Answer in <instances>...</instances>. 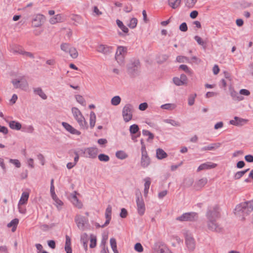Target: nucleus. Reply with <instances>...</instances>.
<instances>
[{
    "instance_id": "1",
    "label": "nucleus",
    "mask_w": 253,
    "mask_h": 253,
    "mask_svg": "<svg viewBox=\"0 0 253 253\" xmlns=\"http://www.w3.org/2000/svg\"><path fill=\"white\" fill-rule=\"evenodd\" d=\"M253 211V199L237 205L234 210V213L237 215H242L243 219H245V216L249 215Z\"/></svg>"
},
{
    "instance_id": "2",
    "label": "nucleus",
    "mask_w": 253,
    "mask_h": 253,
    "mask_svg": "<svg viewBox=\"0 0 253 253\" xmlns=\"http://www.w3.org/2000/svg\"><path fill=\"white\" fill-rule=\"evenodd\" d=\"M140 63L137 59H132L127 65V71L131 76L134 77L137 75L140 69Z\"/></svg>"
},
{
    "instance_id": "3",
    "label": "nucleus",
    "mask_w": 253,
    "mask_h": 253,
    "mask_svg": "<svg viewBox=\"0 0 253 253\" xmlns=\"http://www.w3.org/2000/svg\"><path fill=\"white\" fill-rule=\"evenodd\" d=\"M72 113L74 118L77 121L81 128L87 129L88 127L87 123L80 110L77 107H73L72 108Z\"/></svg>"
},
{
    "instance_id": "4",
    "label": "nucleus",
    "mask_w": 253,
    "mask_h": 253,
    "mask_svg": "<svg viewBox=\"0 0 253 253\" xmlns=\"http://www.w3.org/2000/svg\"><path fill=\"white\" fill-rule=\"evenodd\" d=\"M206 215L208 220L219 218L220 216L219 207L217 205L209 207Z\"/></svg>"
},
{
    "instance_id": "5",
    "label": "nucleus",
    "mask_w": 253,
    "mask_h": 253,
    "mask_svg": "<svg viewBox=\"0 0 253 253\" xmlns=\"http://www.w3.org/2000/svg\"><path fill=\"white\" fill-rule=\"evenodd\" d=\"M133 107L129 104H126L122 110V116L125 122H128L132 119Z\"/></svg>"
},
{
    "instance_id": "6",
    "label": "nucleus",
    "mask_w": 253,
    "mask_h": 253,
    "mask_svg": "<svg viewBox=\"0 0 253 253\" xmlns=\"http://www.w3.org/2000/svg\"><path fill=\"white\" fill-rule=\"evenodd\" d=\"M135 195L137 212L139 215L142 216L144 214L146 210L145 204L140 192H137Z\"/></svg>"
},
{
    "instance_id": "7",
    "label": "nucleus",
    "mask_w": 253,
    "mask_h": 253,
    "mask_svg": "<svg viewBox=\"0 0 253 253\" xmlns=\"http://www.w3.org/2000/svg\"><path fill=\"white\" fill-rule=\"evenodd\" d=\"M208 229L212 232L220 233L223 231V227L216 221V219L208 220L207 222Z\"/></svg>"
},
{
    "instance_id": "8",
    "label": "nucleus",
    "mask_w": 253,
    "mask_h": 253,
    "mask_svg": "<svg viewBox=\"0 0 253 253\" xmlns=\"http://www.w3.org/2000/svg\"><path fill=\"white\" fill-rule=\"evenodd\" d=\"M198 218L197 213L195 212H185L181 216L176 217V219L180 221H193Z\"/></svg>"
},
{
    "instance_id": "9",
    "label": "nucleus",
    "mask_w": 253,
    "mask_h": 253,
    "mask_svg": "<svg viewBox=\"0 0 253 253\" xmlns=\"http://www.w3.org/2000/svg\"><path fill=\"white\" fill-rule=\"evenodd\" d=\"M184 235L187 247L189 250L193 251L195 248V242L193 236L188 231L184 232Z\"/></svg>"
},
{
    "instance_id": "10",
    "label": "nucleus",
    "mask_w": 253,
    "mask_h": 253,
    "mask_svg": "<svg viewBox=\"0 0 253 253\" xmlns=\"http://www.w3.org/2000/svg\"><path fill=\"white\" fill-rule=\"evenodd\" d=\"M83 156L90 159H94L98 154V149L96 147H88L81 150Z\"/></svg>"
},
{
    "instance_id": "11",
    "label": "nucleus",
    "mask_w": 253,
    "mask_h": 253,
    "mask_svg": "<svg viewBox=\"0 0 253 253\" xmlns=\"http://www.w3.org/2000/svg\"><path fill=\"white\" fill-rule=\"evenodd\" d=\"M45 20V16L41 14H38L35 15L32 19V26L34 27H39L41 26Z\"/></svg>"
},
{
    "instance_id": "12",
    "label": "nucleus",
    "mask_w": 253,
    "mask_h": 253,
    "mask_svg": "<svg viewBox=\"0 0 253 253\" xmlns=\"http://www.w3.org/2000/svg\"><path fill=\"white\" fill-rule=\"evenodd\" d=\"M153 253H172L166 246L160 243L155 244Z\"/></svg>"
},
{
    "instance_id": "13",
    "label": "nucleus",
    "mask_w": 253,
    "mask_h": 253,
    "mask_svg": "<svg viewBox=\"0 0 253 253\" xmlns=\"http://www.w3.org/2000/svg\"><path fill=\"white\" fill-rule=\"evenodd\" d=\"M126 48L123 46H119L117 48L115 58L118 63H123L124 56L126 52Z\"/></svg>"
},
{
    "instance_id": "14",
    "label": "nucleus",
    "mask_w": 253,
    "mask_h": 253,
    "mask_svg": "<svg viewBox=\"0 0 253 253\" xmlns=\"http://www.w3.org/2000/svg\"><path fill=\"white\" fill-rule=\"evenodd\" d=\"M75 222L78 228L81 230H84L85 224L87 222V219L82 215H77L75 219Z\"/></svg>"
},
{
    "instance_id": "15",
    "label": "nucleus",
    "mask_w": 253,
    "mask_h": 253,
    "mask_svg": "<svg viewBox=\"0 0 253 253\" xmlns=\"http://www.w3.org/2000/svg\"><path fill=\"white\" fill-rule=\"evenodd\" d=\"M113 47L105 44H99L97 46L96 50L99 53L104 54H109L112 52Z\"/></svg>"
},
{
    "instance_id": "16",
    "label": "nucleus",
    "mask_w": 253,
    "mask_h": 253,
    "mask_svg": "<svg viewBox=\"0 0 253 253\" xmlns=\"http://www.w3.org/2000/svg\"><path fill=\"white\" fill-rule=\"evenodd\" d=\"M217 164L211 162H207L206 163L202 164L200 165L198 169H197V172H199L201 170H207V169H211L215 168L216 167Z\"/></svg>"
},
{
    "instance_id": "17",
    "label": "nucleus",
    "mask_w": 253,
    "mask_h": 253,
    "mask_svg": "<svg viewBox=\"0 0 253 253\" xmlns=\"http://www.w3.org/2000/svg\"><path fill=\"white\" fill-rule=\"evenodd\" d=\"M62 125L64 127V128L71 134L80 135L81 134V132L66 122H62Z\"/></svg>"
},
{
    "instance_id": "18",
    "label": "nucleus",
    "mask_w": 253,
    "mask_h": 253,
    "mask_svg": "<svg viewBox=\"0 0 253 253\" xmlns=\"http://www.w3.org/2000/svg\"><path fill=\"white\" fill-rule=\"evenodd\" d=\"M112 207L108 205L105 211V218L106 219L105 222L101 227L103 228L108 225L111 220Z\"/></svg>"
},
{
    "instance_id": "19",
    "label": "nucleus",
    "mask_w": 253,
    "mask_h": 253,
    "mask_svg": "<svg viewBox=\"0 0 253 253\" xmlns=\"http://www.w3.org/2000/svg\"><path fill=\"white\" fill-rule=\"evenodd\" d=\"M64 17L61 14H57L49 19V22L51 24H55L59 22H62L65 20Z\"/></svg>"
},
{
    "instance_id": "20",
    "label": "nucleus",
    "mask_w": 253,
    "mask_h": 253,
    "mask_svg": "<svg viewBox=\"0 0 253 253\" xmlns=\"http://www.w3.org/2000/svg\"><path fill=\"white\" fill-rule=\"evenodd\" d=\"M150 159L148 154L141 155L140 164L142 167L147 168L150 164Z\"/></svg>"
},
{
    "instance_id": "21",
    "label": "nucleus",
    "mask_w": 253,
    "mask_h": 253,
    "mask_svg": "<svg viewBox=\"0 0 253 253\" xmlns=\"http://www.w3.org/2000/svg\"><path fill=\"white\" fill-rule=\"evenodd\" d=\"M50 194L53 200L54 201V204L59 209V207L63 205V202L58 198L55 193V191H50Z\"/></svg>"
},
{
    "instance_id": "22",
    "label": "nucleus",
    "mask_w": 253,
    "mask_h": 253,
    "mask_svg": "<svg viewBox=\"0 0 253 253\" xmlns=\"http://www.w3.org/2000/svg\"><path fill=\"white\" fill-rule=\"evenodd\" d=\"M221 146L220 143H214L210 144L208 146H205L201 148V151H213L220 147Z\"/></svg>"
},
{
    "instance_id": "23",
    "label": "nucleus",
    "mask_w": 253,
    "mask_h": 253,
    "mask_svg": "<svg viewBox=\"0 0 253 253\" xmlns=\"http://www.w3.org/2000/svg\"><path fill=\"white\" fill-rule=\"evenodd\" d=\"M247 120L239 118L238 117H235L234 119L230 121V124L234 126H241L246 123Z\"/></svg>"
},
{
    "instance_id": "24",
    "label": "nucleus",
    "mask_w": 253,
    "mask_h": 253,
    "mask_svg": "<svg viewBox=\"0 0 253 253\" xmlns=\"http://www.w3.org/2000/svg\"><path fill=\"white\" fill-rule=\"evenodd\" d=\"M74 192H75V194H74L71 196L70 200L74 205H75L76 207H78V208L80 209L82 207V204L79 201V200H78V199L77 197V196H76L77 191H74Z\"/></svg>"
},
{
    "instance_id": "25",
    "label": "nucleus",
    "mask_w": 253,
    "mask_h": 253,
    "mask_svg": "<svg viewBox=\"0 0 253 253\" xmlns=\"http://www.w3.org/2000/svg\"><path fill=\"white\" fill-rule=\"evenodd\" d=\"M29 197V192L27 191H24V192H23L18 202L19 205H23L27 204Z\"/></svg>"
},
{
    "instance_id": "26",
    "label": "nucleus",
    "mask_w": 253,
    "mask_h": 253,
    "mask_svg": "<svg viewBox=\"0 0 253 253\" xmlns=\"http://www.w3.org/2000/svg\"><path fill=\"white\" fill-rule=\"evenodd\" d=\"M65 250L66 253H72V250L71 248V240L70 237L68 235H66Z\"/></svg>"
},
{
    "instance_id": "27",
    "label": "nucleus",
    "mask_w": 253,
    "mask_h": 253,
    "mask_svg": "<svg viewBox=\"0 0 253 253\" xmlns=\"http://www.w3.org/2000/svg\"><path fill=\"white\" fill-rule=\"evenodd\" d=\"M167 156V154L162 149L158 148L156 150V157L158 159L161 160L166 158Z\"/></svg>"
},
{
    "instance_id": "28",
    "label": "nucleus",
    "mask_w": 253,
    "mask_h": 253,
    "mask_svg": "<svg viewBox=\"0 0 253 253\" xmlns=\"http://www.w3.org/2000/svg\"><path fill=\"white\" fill-rule=\"evenodd\" d=\"M89 238L86 233H84L81 236V241L83 243L84 248L85 251L87 250V244Z\"/></svg>"
},
{
    "instance_id": "29",
    "label": "nucleus",
    "mask_w": 253,
    "mask_h": 253,
    "mask_svg": "<svg viewBox=\"0 0 253 253\" xmlns=\"http://www.w3.org/2000/svg\"><path fill=\"white\" fill-rule=\"evenodd\" d=\"M181 0H169V5L173 9L178 8L181 3Z\"/></svg>"
},
{
    "instance_id": "30",
    "label": "nucleus",
    "mask_w": 253,
    "mask_h": 253,
    "mask_svg": "<svg viewBox=\"0 0 253 253\" xmlns=\"http://www.w3.org/2000/svg\"><path fill=\"white\" fill-rule=\"evenodd\" d=\"M12 83L13 84L14 87L18 88H22V85L24 84V83L22 81V80H19L17 79H13L12 81ZM24 84L26 86L27 85V83L26 82L24 83Z\"/></svg>"
},
{
    "instance_id": "31",
    "label": "nucleus",
    "mask_w": 253,
    "mask_h": 253,
    "mask_svg": "<svg viewBox=\"0 0 253 253\" xmlns=\"http://www.w3.org/2000/svg\"><path fill=\"white\" fill-rule=\"evenodd\" d=\"M230 95L232 97V99L234 100L241 101L244 98L240 95L237 91L234 90H230Z\"/></svg>"
},
{
    "instance_id": "32",
    "label": "nucleus",
    "mask_w": 253,
    "mask_h": 253,
    "mask_svg": "<svg viewBox=\"0 0 253 253\" xmlns=\"http://www.w3.org/2000/svg\"><path fill=\"white\" fill-rule=\"evenodd\" d=\"M34 92L35 94L39 95L43 99H46L47 98L46 95L44 93L41 87L34 88Z\"/></svg>"
},
{
    "instance_id": "33",
    "label": "nucleus",
    "mask_w": 253,
    "mask_h": 253,
    "mask_svg": "<svg viewBox=\"0 0 253 253\" xmlns=\"http://www.w3.org/2000/svg\"><path fill=\"white\" fill-rule=\"evenodd\" d=\"M96 122V115L93 111L91 112L89 115V125L91 128H93Z\"/></svg>"
},
{
    "instance_id": "34",
    "label": "nucleus",
    "mask_w": 253,
    "mask_h": 253,
    "mask_svg": "<svg viewBox=\"0 0 253 253\" xmlns=\"http://www.w3.org/2000/svg\"><path fill=\"white\" fill-rule=\"evenodd\" d=\"M9 127L12 129L20 130L21 128V125L20 123L12 121L9 123Z\"/></svg>"
},
{
    "instance_id": "35",
    "label": "nucleus",
    "mask_w": 253,
    "mask_h": 253,
    "mask_svg": "<svg viewBox=\"0 0 253 253\" xmlns=\"http://www.w3.org/2000/svg\"><path fill=\"white\" fill-rule=\"evenodd\" d=\"M19 220L17 218H14L7 224V227H12V231L14 232L16 229Z\"/></svg>"
},
{
    "instance_id": "36",
    "label": "nucleus",
    "mask_w": 253,
    "mask_h": 253,
    "mask_svg": "<svg viewBox=\"0 0 253 253\" xmlns=\"http://www.w3.org/2000/svg\"><path fill=\"white\" fill-rule=\"evenodd\" d=\"M116 23L118 26L122 30L124 33L127 34L128 32V29L125 25H124L122 21L117 19L116 20Z\"/></svg>"
},
{
    "instance_id": "37",
    "label": "nucleus",
    "mask_w": 253,
    "mask_h": 253,
    "mask_svg": "<svg viewBox=\"0 0 253 253\" xmlns=\"http://www.w3.org/2000/svg\"><path fill=\"white\" fill-rule=\"evenodd\" d=\"M23 50V48L19 45H15L11 47V51L13 53H18L22 55Z\"/></svg>"
},
{
    "instance_id": "38",
    "label": "nucleus",
    "mask_w": 253,
    "mask_h": 253,
    "mask_svg": "<svg viewBox=\"0 0 253 253\" xmlns=\"http://www.w3.org/2000/svg\"><path fill=\"white\" fill-rule=\"evenodd\" d=\"M176 107V105L174 103H167L162 105L161 108L163 109L172 110L174 109Z\"/></svg>"
},
{
    "instance_id": "39",
    "label": "nucleus",
    "mask_w": 253,
    "mask_h": 253,
    "mask_svg": "<svg viewBox=\"0 0 253 253\" xmlns=\"http://www.w3.org/2000/svg\"><path fill=\"white\" fill-rule=\"evenodd\" d=\"M142 133L143 135L148 137V138L147 140V141L152 140L154 138V134L148 130L143 129V130H142Z\"/></svg>"
},
{
    "instance_id": "40",
    "label": "nucleus",
    "mask_w": 253,
    "mask_h": 253,
    "mask_svg": "<svg viewBox=\"0 0 253 253\" xmlns=\"http://www.w3.org/2000/svg\"><path fill=\"white\" fill-rule=\"evenodd\" d=\"M110 245L111 248L114 252V253H119L117 249V243L116 240L115 238H112L110 240Z\"/></svg>"
},
{
    "instance_id": "41",
    "label": "nucleus",
    "mask_w": 253,
    "mask_h": 253,
    "mask_svg": "<svg viewBox=\"0 0 253 253\" xmlns=\"http://www.w3.org/2000/svg\"><path fill=\"white\" fill-rule=\"evenodd\" d=\"M207 178L206 177H204L198 180L196 182V184L198 187L200 188H202L207 183Z\"/></svg>"
},
{
    "instance_id": "42",
    "label": "nucleus",
    "mask_w": 253,
    "mask_h": 253,
    "mask_svg": "<svg viewBox=\"0 0 253 253\" xmlns=\"http://www.w3.org/2000/svg\"><path fill=\"white\" fill-rule=\"evenodd\" d=\"M116 156L117 158L124 160L127 157V155L123 151H118L116 153Z\"/></svg>"
},
{
    "instance_id": "43",
    "label": "nucleus",
    "mask_w": 253,
    "mask_h": 253,
    "mask_svg": "<svg viewBox=\"0 0 253 253\" xmlns=\"http://www.w3.org/2000/svg\"><path fill=\"white\" fill-rule=\"evenodd\" d=\"M139 127L137 125L133 124L129 127V132L131 134H136L139 132Z\"/></svg>"
},
{
    "instance_id": "44",
    "label": "nucleus",
    "mask_w": 253,
    "mask_h": 253,
    "mask_svg": "<svg viewBox=\"0 0 253 253\" xmlns=\"http://www.w3.org/2000/svg\"><path fill=\"white\" fill-rule=\"evenodd\" d=\"M249 170V169H245L242 171H239L237 172L234 176L235 179H239L241 178L246 172Z\"/></svg>"
},
{
    "instance_id": "45",
    "label": "nucleus",
    "mask_w": 253,
    "mask_h": 253,
    "mask_svg": "<svg viewBox=\"0 0 253 253\" xmlns=\"http://www.w3.org/2000/svg\"><path fill=\"white\" fill-rule=\"evenodd\" d=\"M68 53L73 58H76L78 56V53L77 49L74 47H71Z\"/></svg>"
},
{
    "instance_id": "46",
    "label": "nucleus",
    "mask_w": 253,
    "mask_h": 253,
    "mask_svg": "<svg viewBox=\"0 0 253 253\" xmlns=\"http://www.w3.org/2000/svg\"><path fill=\"white\" fill-rule=\"evenodd\" d=\"M164 122L167 124H169L172 126H180V124L177 121H176L172 119H165L164 120Z\"/></svg>"
},
{
    "instance_id": "47",
    "label": "nucleus",
    "mask_w": 253,
    "mask_h": 253,
    "mask_svg": "<svg viewBox=\"0 0 253 253\" xmlns=\"http://www.w3.org/2000/svg\"><path fill=\"white\" fill-rule=\"evenodd\" d=\"M121 101V98L119 96H115L113 97L111 101L112 105L114 106L118 105Z\"/></svg>"
},
{
    "instance_id": "48",
    "label": "nucleus",
    "mask_w": 253,
    "mask_h": 253,
    "mask_svg": "<svg viewBox=\"0 0 253 253\" xmlns=\"http://www.w3.org/2000/svg\"><path fill=\"white\" fill-rule=\"evenodd\" d=\"M185 6L188 8H193L197 1V0H184Z\"/></svg>"
},
{
    "instance_id": "49",
    "label": "nucleus",
    "mask_w": 253,
    "mask_h": 253,
    "mask_svg": "<svg viewBox=\"0 0 253 253\" xmlns=\"http://www.w3.org/2000/svg\"><path fill=\"white\" fill-rule=\"evenodd\" d=\"M137 24V20L135 18H132L130 19L129 23L127 26L131 29H134L136 27Z\"/></svg>"
},
{
    "instance_id": "50",
    "label": "nucleus",
    "mask_w": 253,
    "mask_h": 253,
    "mask_svg": "<svg viewBox=\"0 0 253 253\" xmlns=\"http://www.w3.org/2000/svg\"><path fill=\"white\" fill-rule=\"evenodd\" d=\"M197 96L196 93L190 94L188 99V103L189 106H192L195 103V99Z\"/></svg>"
},
{
    "instance_id": "51",
    "label": "nucleus",
    "mask_w": 253,
    "mask_h": 253,
    "mask_svg": "<svg viewBox=\"0 0 253 253\" xmlns=\"http://www.w3.org/2000/svg\"><path fill=\"white\" fill-rule=\"evenodd\" d=\"M77 101L83 106H85V101L84 97L80 95H77L75 96Z\"/></svg>"
},
{
    "instance_id": "52",
    "label": "nucleus",
    "mask_w": 253,
    "mask_h": 253,
    "mask_svg": "<svg viewBox=\"0 0 253 253\" xmlns=\"http://www.w3.org/2000/svg\"><path fill=\"white\" fill-rule=\"evenodd\" d=\"M60 47L62 50L66 53H68L69 50L71 46L68 43H63L61 44Z\"/></svg>"
},
{
    "instance_id": "53",
    "label": "nucleus",
    "mask_w": 253,
    "mask_h": 253,
    "mask_svg": "<svg viewBox=\"0 0 253 253\" xmlns=\"http://www.w3.org/2000/svg\"><path fill=\"white\" fill-rule=\"evenodd\" d=\"M98 159L101 162H108L109 161V157L105 154H101L98 155Z\"/></svg>"
},
{
    "instance_id": "54",
    "label": "nucleus",
    "mask_w": 253,
    "mask_h": 253,
    "mask_svg": "<svg viewBox=\"0 0 253 253\" xmlns=\"http://www.w3.org/2000/svg\"><path fill=\"white\" fill-rule=\"evenodd\" d=\"M90 245L89 247L90 248H94L96 245V237L93 235L90 236Z\"/></svg>"
},
{
    "instance_id": "55",
    "label": "nucleus",
    "mask_w": 253,
    "mask_h": 253,
    "mask_svg": "<svg viewBox=\"0 0 253 253\" xmlns=\"http://www.w3.org/2000/svg\"><path fill=\"white\" fill-rule=\"evenodd\" d=\"M194 39L199 45H202L204 47H206V42L202 40L201 37L198 36H195L194 37Z\"/></svg>"
},
{
    "instance_id": "56",
    "label": "nucleus",
    "mask_w": 253,
    "mask_h": 253,
    "mask_svg": "<svg viewBox=\"0 0 253 253\" xmlns=\"http://www.w3.org/2000/svg\"><path fill=\"white\" fill-rule=\"evenodd\" d=\"M179 69L183 70L187 74H191L192 73L191 70L186 65L182 64L180 65Z\"/></svg>"
},
{
    "instance_id": "57",
    "label": "nucleus",
    "mask_w": 253,
    "mask_h": 253,
    "mask_svg": "<svg viewBox=\"0 0 253 253\" xmlns=\"http://www.w3.org/2000/svg\"><path fill=\"white\" fill-rule=\"evenodd\" d=\"M173 82L177 86H180L185 84L183 82H182V81L178 77H174L173 78Z\"/></svg>"
},
{
    "instance_id": "58",
    "label": "nucleus",
    "mask_w": 253,
    "mask_h": 253,
    "mask_svg": "<svg viewBox=\"0 0 253 253\" xmlns=\"http://www.w3.org/2000/svg\"><path fill=\"white\" fill-rule=\"evenodd\" d=\"M176 61L179 63H182L184 62H189L188 58L183 56H178L176 57Z\"/></svg>"
},
{
    "instance_id": "59",
    "label": "nucleus",
    "mask_w": 253,
    "mask_h": 253,
    "mask_svg": "<svg viewBox=\"0 0 253 253\" xmlns=\"http://www.w3.org/2000/svg\"><path fill=\"white\" fill-rule=\"evenodd\" d=\"M9 162L12 164L13 165H15V167L17 168H19L21 167V163L20 161L17 159H10L9 160Z\"/></svg>"
},
{
    "instance_id": "60",
    "label": "nucleus",
    "mask_w": 253,
    "mask_h": 253,
    "mask_svg": "<svg viewBox=\"0 0 253 253\" xmlns=\"http://www.w3.org/2000/svg\"><path fill=\"white\" fill-rule=\"evenodd\" d=\"M134 249L138 253H141L143 250V248L140 243H137L134 246Z\"/></svg>"
},
{
    "instance_id": "61",
    "label": "nucleus",
    "mask_w": 253,
    "mask_h": 253,
    "mask_svg": "<svg viewBox=\"0 0 253 253\" xmlns=\"http://www.w3.org/2000/svg\"><path fill=\"white\" fill-rule=\"evenodd\" d=\"M145 183H144V190H148L150 188V185L151 184L150 178L149 177L146 178L145 179Z\"/></svg>"
},
{
    "instance_id": "62",
    "label": "nucleus",
    "mask_w": 253,
    "mask_h": 253,
    "mask_svg": "<svg viewBox=\"0 0 253 253\" xmlns=\"http://www.w3.org/2000/svg\"><path fill=\"white\" fill-rule=\"evenodd\" d=\"M179 30L182 32H186L188 30L187 24L185 22L182 23L179 26Z\"/></svg>"
},
{
    "instance_id": "63",
    "label": "nucleus",
    "mask_w": 253,
    "mask_h": 253,
    "mask_svg": "<svg viewBox=\"0 0 253 253\" xmlns=\"http://www.w3.org/2000/svg\"><path fill=\"white\" fill-rule=\"evenodd\" d=\"M127 215V211L126 210L125 208L122 209L120 214V216L122 218H124L126 217Z\"/></svg>"
},
{
    "instance_id": "64",
    "label": "nucleus",
    "mask_w": 253,
    "mask_h": 253,
    "mask_svg": "<svg viewBox=\"0 0 253 253\" xmlns=\"http://www.w3.org/2000/svg\"><path fill=\"white\" fill-rule=\"evenodd\" d=\"M37 158H38V160L41 162V164L42 165H44V163H45V160H44V158L43 155L42 154H39L37 155Z\"/></svg>"
}]
</instances>
